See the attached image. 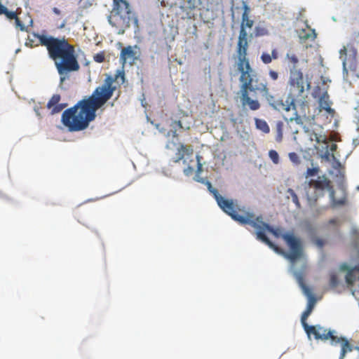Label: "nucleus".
<instances>
[{"mask_svg":"<svg viewBox=\"0 0 359 359\" xmlns=\"http://www.w3.org/2000/svg\"><path fill=\"white\" fill-rule=\"evenodd\" d=\"M331 156H332V158H333V159H335V157H334V154H331Z\"/></svg>","mask_w":359,"mask_h":359,"instance_id":"49","label":"nucleus"},{"mask_svg":"<svg viewBox=\"0 0 359 359\" xmlns=\"http://www.w3.org/2000/svg\"><path fill=\"white\" fill-rule=\"evenodd\" d=\"M319 105L320 107L323 109L330 112L332 111V109L330 107V102L329 100V95L327 93H325L319 100Z\"/></svg>","mask_w":359,"mask_h":359,"instance_id":"19","label":"nucleus"},{"mask_svg":"<svg viewBox=\"0 0 359 359\" xmlns=\"http://www.w3.org/2000/svg\"><path fill=\"white\" fill-rule=\"evenodd\" d=\"M137 53L134 50L133 47L128 46L121 50L120 55V61L124 65L126 63L133 65L137 60Z\"/></svg>","mask_w":359,"mask_h":359,"instance_id":"14","label":"nucleus"},{"mask_svg":"<svg viewBox=\"0 0 359 359\" xmlns=\"http://www.w3.org/2000/svg\"><path fill=\"white\" fill-rule=\"evenodd\" d=\"M287 192L290 194V196L292 198V202L296 205L297 208H300V203L299 201L298 196L295 194L294 190L292 189H289L287 190Z\"/></svg>","mask_w":359,"mask_h":359,"instance_id":"28","label":"nucleus"},{"mask_svg":"<svg viewBox=\"0 0 359 359\" xmlns=\"http://www.w3.org/2000/svg\"><path fill=\"white\" fill-rule=\"evenodd\" d=\"M196 158H197V172L199 173L202 171L203 165L201 163V160H200L201 157L197 156Z\"/></svg>","mask_w":359,"mask_h":359,"instance_id":"37","label":"nucleus"},{"mask_svg":"<svg viewBox=\"0 0 359 359\" xmlns=\"http://www.w3.org/2000/svg\"><path fill=\"white\" fill-rule=\"evenodd\" d=\"M269 156L274 164L279 163V155L276 150H270L269 151Z\"/></svg>","mask_w":359,"mask_h":359,"instance_id":"27","label":"nucleus"},{"mask_svg":"<svg viewBox=\"0 0 359 359\" xmlns=\"http://www.w3.org/2000/svg\"><path fill=\"white\" fill-rule=\"evenodd\" d=\"M300 285L304 294L309 298V302L306 310L303 312L301 317V322L303 327L305 325H309L306 323L307 318L312 313L316 304V299L313 296L311 290L305 285L302 281L300 282Z\"/></svg>","mask_w":359,"mask_h":359,"instance_id":"12","label":"nucleus"},{"mask_svg":"<svg viewBox=\"0 0 359 359\" xmlns=\"http://www.w3.org/2000/svg\"><path fill=\"white\" fill-rule=\"evenodd\" d=\"M193 148L191 146L180 144L177 149L175 156L172 158V161L178 163L184 158L185 155H191L193 154Z\"/></svg>","mask_w":359,"mask_h":359,"instance_id":"16","label":"nucleus"},{"mask_svg":"<svg viewBox=\"0 0 359 359\" xmlns=\"http://www.w3.org/2000/svg\"><path fill=\"white\" fill-rule=\"evenodd\" d=\"M108 21L119 34H123L131 23L137 26L138 22L137 18L126 0H113V7L108 17Z\"/></svg>","mask_w":359,"mask_h":359,"instance_id":"7","label":"nucleus"},{"mask_svg":"<svg viewBox=\"0 0 359 359\" xmlns=\"http://www.w3.org/2000/svg\"><path fill=\"white\" fill-rule=\"evenodd\" d=\"M264 97L269 103V104L276 110H284L285 111L286 105L282 99L276 97V96L270 94L269 88L267 86L266 90H262Z\"/></svg>","mask_w":359,"mask_h":359,"instance_id":"13","label":"nucleus"},{"mask_svg":"<svg viewBox=\"0 0 359 359\" xmlns=\"http://www.w3.org/2000/svg\"><path fill=\"white\" fill-rule=\"evenodd\" d=\"M288 157L294 165L297 166L301 163L299 156L295 152H290L288 154Z\"/></svg>","mask_w":359,"mask_h":359,"instance_id":"25","label":"nucleus"},{"mask_svg":"<svg viewBox=\"0 0 359 359\" xmlns=\"http://www.w3.org/2000/svg\"><path fill=\"white\" fill-rule=\"evenodd\" d=\"M283 123L280 121H278L276 123V140L278 142H280L283 140Z\"/></svg>","mask_w":359,"mask_h":359,"instance_id":"22","label":"nucleus"},{"mask_svg":"<svg viewBox=\"0 0 359 359\" xmlns=\"http://www.w3.org/2000/svg\"><path fill=\"white\" fill-rule=\"evenodd\" d=\"M338 284V279L335 275H332L330 277V285L333 287L337 286Z\"/></svg>","mask_w":359,"mask_h":359,"instance_id":"35","label":"nucleus"},{"mask_svg":"<svg viewBox=\"0 0 359 359\" xmlns=\"http://www.w3.org/2000/svg\"><path fill=\"white\" fill-rule=\"evenodd\" d=\"M158 1L161 2V6L165 7L167 6V4L165 2V0H158Z\"/></svg>","mask_w":359,"mask_h":359,"instance_id":"47","label":"nucleus"},{"mask_svg":"<svg viewBox=\"0 0 359 359\" xmlns=\"http://www.w3.org/2000/svg\"><path fill=\"white\" fill-rule=\"evenodd\" d=\"M61 97L59 94L53 95L47 103V108L51 109V114H57L65 109L67 104L60 103Z\"/></svg>","mask_w":359,"mask_h":359,"instance_id":"15","label":"nucleus"},{"mask_svg":"<svg viewBox=\"0 0 359 359\" xmlns=\"http://www.w3.org/2000/svg\"><path fill=\"white\" fill-rule=\"evenodd\" d=\"M193 170L192 168L189 167L187 169L184 170V173L188 175L190 172Z\"/></svg>","mask_w":359,"mask_h":359,"instance_id":"43","label":"nucleus"},{"mask_svg":"<svg viewBox=\"0 0 359 359\" xmlns=\"http://www.w3.org/2000/svg\"><path fill=\"white\" fill-rule=\"evenodd\" d=\"M329 223L331 224H338V220L337 219H331L329 221Z\"/></svg>","mask_w":359,"mask_h":359,"instance_id":"42","label":"nucleus"},{"mask_svg":"<svg viewBox=\"0 0 359 359\" xmlns=\"http://www.w3.org/2000/svg\"><path fill=\"white\" fill-rule=\"evenodd\" d=\"M271 56L273 60H276L278 58V52L276 48L272 50Z\"/></svg>","mask_w":359,"mask_h":359,"instance_id":"39","label":"nucleus"},{"mask_svg":"<svg viewBox=\"0 0 359 359\" xmlns=\"http://www.w3.org/2000/svg\"><path fill=\"white\" fill-rule=\"evenodd\" d=\"M171 126L175 128V130H173L172 133V136L174 137H177L178 136V134L177 133V130H176V127L179 128H182V129H184V130H189V126H187L186 127H184L182 126V123L181 122V121H174L172 124H171Z\"/></svg>","mask_w":359,"mask_h":359,"instance_id":"23","label":"nucleus"},{"mask_svg":"<svg viewBox=\"0 0 359 359\" xmlns=\"http://www.w3.org/2000/svg\"><path fill=\"white\" fill-rule=\"evenodd\" d=\"M286 57H287L289 62L293 65L292 68H291L290 70V73L292 69H297L296 65L298 63L299 60H298V57L294 54L287 53ZM297 70H299L302 72V71L300 69H297Z\"/></svg>","mask_w":359,"mask_h":359,"instance_id":"24","label":"nucleus"},{"mask_svg":"<svg viewBox=\"0 0 359 359\" xmlns=\"http://www.w3.org/2000/svg\"><path fill=\"white\" fill-rule=\"evenodd\" d=\"M288 85L289 92L285 111L288 112L292 109L294 112L292 116L285 118L288 122L294 121L297 124L303 125L304 120L309 118L310 113L303 73L295 69H292Z\"/></svg>","mask_w":359,"mask_h":359,"instance_id":"4","label":"nucleus"},{"mask_svg":"<svg viewBox=\"0 0 359 359\" xmlns=\"http://www.w3.org/2000/svg\"><path fill=\"white\" fill-rule=\"evenodd\" d=\"M240 73L241 82V101L243 106L248 105L249 108L255 111L260 108L258 100H252L249 95L250 92H262L267 90V83L259 82L258 74L251 65L237 69Z\"/></svg>","mask_w":359,"mask_h":359,"instance_id":"5","label":"nucleus"},{"mask_svg":"<svg viewBox=\"0 0 359 359\" xmlns=\"http://www.w3.org/2000/svg\"><path fill=\"white\" fill-rule=\"evenodd\" d=\"M310 139L311 141H316L318 144L324 143V144H327V147H328L327 146V144H328L327 138L324 135L318 134L315 132H312L310 134Z\"/></svg>","mask_w":359,"mask_h":359,"instance_id":"20","label":"nucleus"},{"mask_svg":"<svg viewBox=\"0 0 359 359\" xmlns=\"http://www.w3.org/2000/svg\"><path fill=\"white\" fill-rule=\"evenodd\" d=\"M205 184L210 193L213 196L219 207L234 220L238 215L237 210H241L236 201L233 199L224 198L219 194L217 189L212 186L211 182L208 180L205 181Z\"/></svg>","mask_w":359,"mask_h":359,"instance_id":"10","label":"nucleus"},{"mask_svg":"<svg viewBox=\"0 0 359 359\" xmlns=\"http://www.w3.org/2000/svg\"><path fill=\"white\" fill-rule=\"evenodd\" d=\"M308 336L313 335L317 340L330 341L333 346L340 345L341 347L339 359H344L345 355L348 352H351L353 349V346L350 344L348 341L344 337H339L334 335V331L325 329V327L317 325H305L304 327Z\"/></svg>","mask_w":359,"mask_h":359,"instance_id":"8","label":"nucleus"},{"mask_svg":"<svg viewBox=\"0 0 359 359\" xmlns=\"http://www.w3.org/2000/svg\"><path fill=\"white\" fill-rule=\"evenodd\" d=\"M330 156V151L327 149L326 151L325 152L324 156L326 158H329Z\"/></svg>","mask_w":359,"mask_h":359,"instance_id":"46","label":"nucleus"},{"mask_svg":"<svg viewBox=\"0 0 359 359\" xmlns=\"http://www.w3.org/2000/svg\"><path fill=\"white\" fill-rule=\"evenodd\" d=\"M125 80L123 69H118L114 77L108 76L90 96L79 101L74 107L63 111L61 118L63 125L71 132L87 128L90 122L95 118L96 111L112 97L116 90L114 82L123 84Z\"/></svg>","mask_w":359,"mask_h":359,"instance_id":"1","label":"nucleus"},{"mask_svg":"<svg viewBox=\"0 0 359 359\" xmlns=\"http://www.w3.org/2000/svg\"><path fill=\"white\" fill-rule=\"evenodd\" d=\"M269 76L272 81H276L278 77V73L273 69H269Z\"/></svg>","mask_w":359,"mask_h":359,"instance_id":"33","label":"nucleus"},{"mask_svg":"<svg viewBox=\"0 0 359 359\" xmlns=\"http://www.w3.org/2000/svg\"><path fill=\"white\" fill-rule=\"evenodd\" d=\"M15 25L16 28H19L20 31L22 32H27V27L25 26V25L20 21V18L17 17L15 19Z\"/></svg>","mask_w":359,"mask_h":359,"instance_id":"30","label":"nucleus"},{"mask_svg":"<svg viewBox=\"0 0 359 359\" xmlns=\"http://www.w3.org/2000/svg\"><path fill=\"white\" fill-rule=\"evenodd\" d=\"M53 11L56 14V15H60V11L57 8H53Z\"/></svg>","mask_w":359,"mask_h":359,"instance_id":"44","label":"nucleus"},{"mask_svg":"<svg viewBox=\"0 0 359 359\" xmlns=\"http://www.w3.org/2000/svg\"><path fill=\"white\" fill-rule=\"evenodd\" d=\"M64 80H65V77H60V81H61V82H63V81H64Z\"/></svg>","mask_w":359,"mask_h":359,"instance_id":"48","label":"nucleus"},{"mask_svg":"<svg viewBox=\"0 0 359 359\" xmlns=\"http://www.w3.org/2000/svg\"><path fill=\"white\" fill-rule=\"evenodd\" d=\"M255 125L257 129L260 130L264 133H269L270 128L266 121L259 118H255Z\"/></svg>","mask_w":359,"mask_h":359,"instance_id":"21","label":"nucleus"},{"mask_svg":"<svg viewBox=\"0 0 359 359\" xmlns=\"http://www.w3.org/2000/svg\"><path fill=\"white\" fill-rule=\"evenodd\" d=\"M307 29H302L299 31V36L300 39L303 41H306V40L313 41L316 38V34L314 29H311L309 26H307Z\"/></svg>","mask_w":359,"mask_h":359,"instance_id":"18","label":"nucleus"},{"mask_svg":"<svg viewBox=\"0 0 359 359\" xmlns=\"http://www.w3.org/2000/svg\"><path fill=\"white\" fill-rule=\"evenodd\" d=\"M234 220L242 225L250 224L255 228L257 238L282 254L292 264L304 257L302 243L292 232L280 235L278 230L264 222L262 217H255L250 212L238 214Z\"/></svg>","mask_w":359,"mask_h":359,"instance_id":"2","label":"nucleus"},{"mask_svg":"<svg viewBox=\"0 0 359 359\" xmlns=\"http://www.w3.org/2000/svg\"><path fill=\"white\" fill-rule=\"evenodd\" d=\"M260 59L262 62L265 65L270 64L273 60L271 55L268 53H263L261 55Z\"/></svg>","mask_w":359,"mask_h":359,"instance_id":"29","label":"nucleus"},{"mask_svg":"<svg viewBox=\"0 0 359 359\" xmlns=\"http://www.w3.org/2000/svg\"><path fill=\"white\" fill-rule=\"evenodd\" d=\"M248 33L243 29H240L238 40L236 46V67L237 69L243 68L247 65H250V60L248 56Z\"/></svg>","mask_w":359,"mask_h":359,"instance_id":"11","label":"nucleus"},{"mask_svg":"<svg viewBox=\"0 0 359 359\" xmlns=\"http://www.w3.org/2000/svg\"><path fill=\"white\" fill-rule=\"evenodd\" d=\"M266 33H267V31L264 28H259V27L256 28V35L257 36L264 35Z\"/></svg>","mask_w":359,"mask_h":359,"instance_id":"36","label":"nucleus"},{"mask_svg":"<svg viewBox=\"0 0 359 359\" xmlns=\"http://www.w3.org/2000/svg\"><path fill=\"white\" fill-rule=\"evenodd\" d=\"M7 9L8 8L6 6H4V5H2L1 3L0 2V15H4V13L7 11Z\"/></svg>","mask_w":359,"mask_h":359,"instance_id":"40","label":"nucleus"},{"mask_svg":"<svg viewBox=\"0 0 359 359\" xmlns=\"http://www.w3.org/2000/svg\"><path fill=\"white\" fill-rule=\"evenodd\" d=\"M4 15L9 20H15L18 17V15L15 12L10 11L8 9L6 11V13H4Z\"/></svg>","mask_w":359,"mask_h":359,"instance_id":"32","label":"nucleus"},{"mask_svg":"<svg viewBox=\"0 0 359 359\" xmlns=\"http://www.w3.org/2000/svg\"><path fill=\"white\" fill-rule=\"evenodd\" d=\"M320 168L318 167H313L312 168H308L305 172V177L309 178L311 177L316 176L318 174Z\"/></svg>","mask_w":359,"mask_h":359,"instance_id":"26","label":"nucleus"},{"mask_svg":"<svg viewBox=\"0 0 359 359\" xmlns=\"http://www.w3.org/2000/svg\"><path fill=\"white\" fill-rule=\"evenodd\" d=\"M315 243L318 247L321 248L324 246L325 242L320 238H317L315 240Z\"/></svg>","mask_w":359,"mask_h":359,"instance_id":"38","label":"nucleus"},{"mask_svg":"<svg viewBox=\"0 0 359 359\" xmlns=\"http://www.w3.org/2000/svg\"><path fill=\"white\" fill-rule=\"evenodd\" d=\"M307 88H310V83H307Z\"/></svg>","mask_w":359,"mask_h":359,"instance_id":"50","label":"nucleus"},{"mask_svg":"<svg viewBox=\"0 0 359 359\" xmlns=\"http://www.w3.org/2000/svg\"><path fill=\"white\" fill-rule=\"evenodd\" d=\"M196 180L198 182H201L202 184H205V180L203 179V178H198V179H196Z\"/></svg>","mask_w":359,"mask_h":359,"instance_id":"45","label":"nucleus"},{"mask_svg":"<svg viewBox=\"0 0 359 359\" xmlns=\"http://www.w3.org/2000/svg\"><path fill=\"white\" fill-rule=\"evenodd\" d=\"M337 145L335 143H332L330 147V149L332 152H334L337 150Z\"/></svg>","mask_w":359,"mask_h":359,"instance_id":"41","label":"nucleus"},{"mask_svg":"<svg viewBox=\"0 0 359 359\" xmlns=\"http://www.w3.org/2000/svg\"><path fill=\"white\" fill-rule=\"evenodd\" d=\"M33 36L46 46L49 57L54 61L60 76L80 69L75 48L65 38H56L34 32Z\"/></svg>","mask_w":359,"mask_h":359,"instance_id":"3","label":"nucleus"},{"mask_svg":"<svg viewBox=\"0 0 359 359\" xmlns=\"http://www.w3.org/2000/svg\"><path fill=\"white\" fill-rule=\"evenodd\" d=\"M309 189L307 191V198L310 202H316L318 198L325 195V191L330 194V205L332 208L344 205L347 201V194L345 189H341L339 198L335 197V191L331 181L325 175L318 176L316 180H311L308 182Z\"/></svg>","mask_w":359,"mask_h":359,"instance_id":"6","label":"nucleus"},{"mask_svg":"<svg viewBox=\"0 0 359 359\" xmlns=\"http://www.w3.org/2000/svg\"><path fill=\"white\" fill-rule=\"evenodd\" d=\"M243 13L242 15V22L241 25V29L245 30V27L252 28L254 25V21L249 19V13L250 11V8L245 2H243Z\"/></svg>","mask_w":359,"mask_h":359,"instance_id":"17","label":"nucleus"},{"mask_svg":"<svg viewBox=\"0 0 359 359\" xmlns=\"http://www.w3.org/2000/svg\"><path fill=\"white\" fill-rule=\"evenodd\" d=\"M104 53L102 52H100V53H96L94 56H93V59L95 62H99V63H101L102 62H104Z\"/></svg>","mask_w":359,"mask_h":359,"instance_id":"31","label":"nucleus"},{"mask_svg":"<svg viewBox=\"0 0 359 359\" xmlns=\"http://www.w3.org/2000/svg\"><path fill=\"white\" fill-rule=\"evenodd\" d=\"M25 45H26V46L29 47V48H33V47L38 46V44H34V39H31L29 36H28L27 40L25 43Z\"/></svg>","mask_w":359,"mask_h":359,"instance_id":"34","label":"nucleus"},{"mask_svg":"<svg viewBox=\"0 0 359 359\" xmlns=\"http://www.w3.org/2000/svg\"><path fill=\"white\" fill-rule=\"evenodd\" d=\"M340 58L343 61V76L345 81L351 85L359 79L357 62V50L351 43L344 46L339 51Z\"/></svg>","mask_w":359,"mask_h":359,"instance_id":"9","label":"nucleus"}]
</instances>
